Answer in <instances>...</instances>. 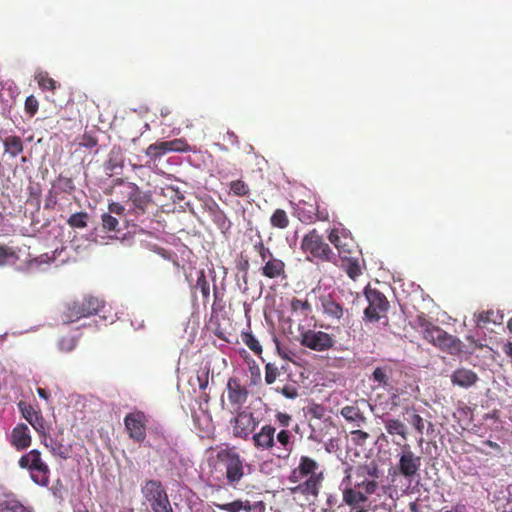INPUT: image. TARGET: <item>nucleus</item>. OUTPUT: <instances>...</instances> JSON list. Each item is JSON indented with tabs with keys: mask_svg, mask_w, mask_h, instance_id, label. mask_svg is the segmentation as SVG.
Instances as JSON below:
<instances>
[{
	"mask_svg": "<svg viewBox=\"0 0 512 512\" xmlns=\"http://www.w3.org/2000/svg\"><path fill=\"white\" fill-rule=\"evenodd\" d=\"M18 465L21 469L29 472L30 479L38 486L47 487L50 483V467L43 460L42 454L38 449H32L23 454Z\"/></svg>",
	"mask_w": 512,
	"mask_h": 512,
	"instance_id": "nucleus-5",
	"label": "nucleus"
},
{
	"mask_svg": "<svg viewBox=\"0 0 512 512\" xmlns=\"http://www.w3.org/2000/svg\"><path fill=\"white\" fill-rule=\"evenodd\" d=\"M19 259L17 252L14 248L7 245H0V266H6L15 263Z\"/></svg>",
	"mask_w": 512,
	"mask_h": 512,
	"instance_id": "nucleus-40",
	"label": "nucleus"
},
{
	"mask_svg": "<svg viewBox=\"0 0 512 512\" xmlns=\"http://www.w3.org/2000/svg\"><path fill=\"white\" fill-rule=\"evenodd\" d=\"M368 306L364 310L365 317L371 321H378L388 310L389 302L383 293L376 289L365 291Z\"/></svg>",
	"mask_w": 512,
	"mask_h": 512,
	"instance_id": "nucleus-14",
	"label": "nucleus"
},
{
	"mask_svg": "<svg viewBox=\"0 0 512 512\" xmlns=\"http://www.w3.org/2000/svg\"><path fill=\"white\" fill-rule=\"evenodd\" d=\"M264 265L261 268L263 276L269 279L284 278L286 277L285 263L274 256L264 261Z\"/></svg>",
	"mask_w": 512,
	"mask_h": 512,
	"instance_id": "nucleus-23",
	"label": "nucleus"
},
{
	"mask_svg": "<svg viewBox=\"0 0 512 512\" xmlns=\"http://www.w3.org/2000/svg\"><path fill=\"white\" fill-rule=\"evenodd\" d=\"M104 306L103 301L94 296H84L67 304L65 321L74 322L84 317L97 314Z\"/></svg>",
	"mask_w": 512,
	"mask_h": 512,
	"instance_id": "nucleus-7",
	"label": "nucleus"
},
{
	"mask_svg": "<svg viewBox=\"0 0 512 512\" xmlns=\"http://www.w3.org/2000/svg\"><path fill=\"white\" fill-rule=\"evenodd\" d=\"M101 220H102V227L104 230L109 231V232L118 231L119 221L116 217H114L108 213H104L101 216Z\"/></svg>",
	"mask_w": 512,
	"mask_h": 512,
	"instance_id": "nucleus-46",
	"label": "nucleus"
},
{
	"mask_svg": "<svg viewBox=\"0 0 512 512\" xmlns=\"http://www.w3.org/2000/svg\"><path fill=\"white\" fill-rule=\"evenodd\" d=\"M205 210L221 232L225 233L231 228V222L226 213L215 201L206 203Z\"/></svg>",
	"mask_w": 512,
	"mask_h": 512,
	"instance_id": "nucleus-22",
	"label": "nucleus"
},
{
	"mask_svg": "<svg viewBox=\"0 0 512 512\" xmlns=\"http://www.w3.org/2000/svg\"><path fill=\"white\" fill-rule=\"evenodd\" d=\"M37 393L39 395V397H41L42 399L44 400H48L49 397H50V394L48 393V391L44 388H38L37 389Z\"/></svg>",
	"mask_w": 512,
	"mask_h": 512,
	"instance_id": "nucleus-61",
	"label": "nucleus"
},
{
	"mask_svg": "<svg viewBox=\"0 0 512 512\" xmlns=\"http://www.w3.org/2000/svg\"><path fill=\"white\" fill-rule=\"evenodd\" d=\"M141 492L153 512H174L168 494L159 480H146Z\"/></svg>",
	"mask_w": 512,
	"mask_h": 512,
	"instance_id": "nucleus-6",
	"label": "nucleus"
},
{
	"mask_svg": "<svg viewBox=\"0 0 512 512\" xmlns=\"http://www.w3.org/2000/svg\"><path fill=\"white\" fill-rule=\"evenodd\" d=\"M276 420L282 427H288L290 425V422L292 420V417L288 413L284 412H278L276 415Z\"/></svg>",
	"mask_w": 512,
	"mask_h": 512,
	"instance_id": "nucleus-58",
	"label": "nucleus"
},
{
	"mask_svg": "<svg viewBox=\"0 0 512 512\" xmlns=\"http://www.w3.org/2000/svg\"><path fill=\"white\" fill-rule=\"evenodd\" d=\"M108 214L112 215H123L125 211V207L117 202H112L108 206Z\"/></svg>",
	"mask_w": 512,
	"mask_h": 512,
	"instance_id": "nucleus-59",
	"label": "nucleus"
},
{
	"mask_svg": "<svg viewBox=\"0 0 512 512\" xmlns=\"http://www.w3.org/2000/svg\"><path fill=\"white\" fill-rule=\"evenodd\" d=\"M249 371L251 374L252 383H259L261 380V370L256 362L253 361V363L249 365Z\"/></svg>",
	"mask_w": 512,
	"mask_h": 512,
	"instance_id": "nucleus-55",
	"label": "nucleus"
},
{
	"mask_svg": "<svg viewBox=\"0 0 512 512\" xmlns=\"http://www.w3.org/2000/svg\"><path fill=\"white\" fill-rule=\"evenodd\" d=\"M328 240L337 249L342 260L351 258L352 255H360L357 243L346 228H332L328 233Z\"/></svg>",
	"mask_w": 512,
	"mask_h": 512,
	"instance_id": "nucleus-8",
	"label": "nucleus"
},
{
	"mask_svg": "<svg viewBox=\"0 0 512 512\" xmlns=\"http://www.w3.org/2000/svg\"><path fill=\"white\" fill-rule=\"evenodd\" d=\"M392 374L390 366L377 367L373 371L372 380L377 382L379 386L386 387L389 385V376Z\"/></svg>",
	"mask_w": 512,
	"mask_h": 512,
	"instance_id": "nucleus-38",
	"label": "nucleus"
},
{
	"mask_svg": "<svg viewBox=\"0 0 512 512\" xmlns=\"http://www.w3.org/2000/svg\"><path fill=\"white\" fill-rule=\"evenodd\" d=\"M291 309L294 312L302 311V312H304V315H307L308 312L311 311V305L307 300L293 298L291 300Z\"/></svg>",
	"mask_w": 512,
	"mask_h": 512,
	"instance_id": "nucleus-51",
	"label": "nucleus"
},
{
	"mask_svg": "<svg viewBox=\"0 0 512 512\" xmlns=\"http://www.w3.org/2000/svg\"><path fill=\"white\" fill-rule=\"evenodd\" d=\"M18 408L26 421L35 429L41 436L47 430L45 420L41 411L35 410L34 407L24 401L18 403Z\"/></svg>",
	"mask_w": 512,
	"mask_h": 512,
	"instance_id": "nucleus-19",
	"label": "nucleus"
},
{
	"mask_svg": "<svg viewBox=\"0 0 512 512\" xmlns=\"http://www.w3.org/2000/svg\"><path fill=\"white\" fill-rule=\"evenodd\" d=\"M53 187L57 193H65L67 195H71L76 189L73 179L63 175H59Z\"/></svg>",
	"mask_w": 512,
	"mask_h": 512,
	"instance_id": "nucleus-35",
	"label": "nucleus"
},
{
	"mask_svg": "<svg viewBox=\"0 0 512 512\" xmlns=\"http://www.w3.org/2000/svg\"><path fill=\"white\" fill-rule=\"evenodd\" d=\"M343 418L355 427H361L366 423V417L359 407L354 405H347L341 409Z\"/></svg>",
	"mask_w": 512,
	"mask_h": 512,
	"instance_id": "nucleus-29",
	"label": "nucleus"
},
{
	"mask_svg": "<svg viewBox=\"0 0 512 512\" xmlns=\"http://www.w3.org/2000/svg\"><path fill=\"white\" fill-rule=\"evenodd\" d=\"M353 467L345 469V476L340 483L342 502L350 508H359L366 504L369 496L379 488L378 478H367L362 482H353Z\"/></svg>",
	"mask_w": 512,
	"mask_h": 512,
	"instance_id": "nucleus-2",
	"label": "nucleus"
},
{
	"mask_svg": "<svg viewBox=\"0 0 512 512\" xmlns=\"http://www.w3.org/2000/svg\"><path fill=\"white\" fill-rule=\"evenodd\" d=\"M4 154L16 158L24 150V143L20 136L8 135L2 139Z\"/></svg>",
	"mask_w": 512,
	"mask_h": 512,
	"instance_id": "nucleus-28",
	"label": "nucleus"
},
{
	"mask_svg": "<svg viewBox=\"0 0 512 512\" xmlns=\"http://www.w3.org/2000/svg\"><path fill=\"white\" fill-rule=\"evenodd\" d=\"M319 463L309 456H301L298 466L292 470L289 476L290 482H299L301 479H307L291 488L292 493H300L304 496L317 497L323 480L322 472L317 473Z\"/></svg>",
	"mask_w": 512,
	"mask_h": 512,
	"instance_id": "nucleus-3",
	"label": "nucleus"
},
{
	"mask_svg": "<svg viewBox=\"0 0 512 512\" xmlns=\"http://www.w3.org/2000/svg\"><path fill=\"white\" fill-rule=\"evenodd\" d=\"M229 191L232 195L237 197H248L251 194L249 185L241 179L231 181Z\"/></svg>",
	"mask_w": 512,
	"mask_h": 512,
	"instance_id": "nucleus-39",
	"label": "nucleus"
},
{
	"mask_svg": "<svg viewBox=\"0 0 512 512\" xmlns=\"http://www.w3.org/2000/svg\"><path fill=\"white\" fill-rule=\"evenodd\" d=\"M280 392L288 399H295L299 396L298 389L294 385H285Z\"/></svg>",
	"mask_w": 512,
	"mask_h": 512,
	"instance_id": "nucleus-54",
	"label": "nucleus"
},
{
	"mask_svg": "<svg viewBox=\"0 0 512 512\" xmlns=\"http://www.w3.org/2000/svg\"><path fill=\"white\" fill-rule=\"evenodd\" d=\"M147 423V415L140 410L130 412L124 417V425L129 438L136 443H142L146 439Z\"/></svg>",
	"mask_w": 512,
	"mask_h": 512,
	"instance_id": "nucleus-12",
	"label": "nucleus"
},
{
	"mask_svg": "<svg viewBox=\"0 0 512 512\" xmlns=\"http://www.w3.org/2000/svg\"><path fill=\"white\" fill-rule=\"evenodd\" d=\"M241 337L242 341L251 351H253L257 355H260L262 353V346L252 333L244 332L242 333Z\"/></svg>",
	"mask_w": 512,
	"mask_h": 512,
	"instance_id": "nucleus-44",
	"label": "nucleus"
},
{
	"mask_svg": "<svg viewBox=\"0 0 512 512\" xmlns=\"http://www.w3.org/2000/svg\"><path fill=\"white\" fill-rule=\"evenodd\" d=\"M353 482H362L367 478H379L380 470L375 462L360 464L353 467Z\"/></svg>",
	"mask_w": 512,
	"mask_h": 512,
	"instance_id": "nucleus-24",
	"label": "nucleus"
},
{
	"mask_svg": "<svg viewBox=\"0 0 512 512\" xmlns=\"http://www.w3.org/2000/svg\"><path fill=\"white\" fill-rule=\"evenodd\" d=\"M342 261L344 262L345 272L352 280H355L362 274L359 255H352L351 258H345Z\"/></svg>",
	"mask_w": 512,
	"mask_h": 512,
	"instance_id": "nucleus-34",
	"label": "nucleus"
},
{
	"mask_svg": "<svg viewBox=\"0 0 512 512\" xmlns=\"http://www.w3.org/2000/svg\"><path fill=\"white\" fill-rule=\"evenodd\" d=\"M299 342L302 346L319 352L330 349L334 344L328 333L311 329L300 333Z\"/></svg>",
	"mask_w": 512,
	"mask_h": 512,
	"instance_id": "nucleus-15",
	"label": "nucleus"
},
{
	"mask_svg": "<svg viewBox=\"0 0 512 512\" xmlns=\"http://www.w3.org/2000/svg\"><path fill=\"white\" fill-rule=\"evenodd\" d=\"M421 465L422 458L411 450L410 445H403L396 466L398 473L406 480L412 481L419 476Z\"/></svg>",
	"mask_w": 512,
	"mask_h": 512,
	"instance_id": "nucleus-11",
	"label": "nucleus"
},
{
	"mask_svg": "<svg viewBox=\"0 0 512 512\" xmlns=\"http://www.w3.org/2000/svg\"><path fill=\"white\" fill-rule=\"evenodd\" d=\"M280 375L279 368L274 363H267L265 366V382L270 385L273 384L277 377Z\"/></svg>",
	"mask_w": 512,
	"mask_h": 512,
	"instance_id": "nucleus-47",
	"label": "nucleus"
},
{
	"mask_svg": "<svg viewBox=\"0 0 512 512\" xmlns=\"http://www.w3.org/2000/svg\"><path fill=\"white\" fill-rule=\"evenodd\" d=\"M275 438V442L279 444L278 448L284 453L283 455L277 454V457H288L292 452L294 444L292 433L287 429H282L275 435Z\"/></svg>",
	"mask_w": 512,
	"mask_h": 512,
	"instance_id": "nucleus-30",
	"label": "nucleus"
},
{
	"mask_svg": "<svg viewBox=\"0 0 512 512\" xmlns=\"http://www.w3.org/2000/svg\"><path fill=\"white\" fill-rule=\"evenodd\" d=\"M300 247L310 262H333L336 257L317 229H312L303 236Z\"/></svg>",
	"mask_w": 512,
	"mask_h": 512,
	"instance_id": "nucleus-4",
	"label": "nucleus"
},
{
	"mask_svg": "<svg viewBox=\"0 0 512 512\" xmlns=\"http://www.w3.org/2000/svg\"><path fill=\"white\" fill-rule=\"evenodd\" d=\"M503 352L512 358V342H508L503 346Z\"/></svg>",
	"mask_w": 512,
	"mask_h": 512,
	"instance_id": "nucleus-62",
	"label": "nucleus"
},
{
	"mask_svg": "<svg viewBox=\"0 0 512 512\" xmlns=\"http://www.w3.org/2000/svg\"><path fill=\"white\" fill-rule=\"evenodd\" d=\"M445 512H466V506L462 503H457L452 506L450 510H446Z\"/></svg>",
	"mask_w": 512,
	"mask_h": 512,
	"instance_id": "nucleus-60",
	"label": "nucleus"
},
{
	"mask_svg": "<svg viewBox=\"0 0 512 512\" xmlns=\"http://www.w3.org/2000/svg\"><path fill=\"white\" fill-rule=\"evenodd\" d=\"M167 153L169 152L166 141H157L153 144H150L145 150V154L154 161L160 159Z\"/></svg>",
	"mask_w": 512,
	"mask_h": 512,
	"instance_id": "nucleus-36",
	"label": "nucleus"
},
{
	"mask_svg": "<svg viewBox=\"0 0 512 512\" xmlns=\"http://www.w3.org/2000/svg\"><path fill=\"white\" fill-rule=\"evenodd\" d=\"M450 379L453 385L468 389L479 381V376L472 369L459 367L452 372Z\"/></svg>",
	"mask_w": 512,
	"mask_h": 512,
	"instance_id": "nucleus-21",
	"label": "nucleus"
},
{
	"mask_svg": "<svg viewBox=\"0 0 512 512\" xmlns=\"http://www.w3.org/2000/svg\"><path fill=\"white\" fill-rule=\"evenodd\" d=\"M34 79L43 91L54 92L59 86V84L51 78L46 71L36 72Z\"/></svg>",
	"mask_w": 512,
	"mask_h": 512,
	"instance_id": "nucleus-32",
	"label": "nucleus"
},
{
	"mask_svg": "<svg viewBox=\"0 0 512 512\" xmlns=\"http://www.w3.org/2000/svg\"><path fill=\"white\" fill-rule=\"evenodd\" d=\"M226 390L230 404L236 410H240L248 399V390L241 385L240 380L236 377L228 379Z\"/></svg>",
	"mask_w": 512,
	"mask_h": 512,
	"instance_id": "nucleus-18",
	"label": "nucleus"
},
{
	"mask_svg": "<svg viewBox=\"0 0 512 512\" xmlns=\"http://www.w3.org/2000/svg\"><path fill=\"white\" fill-rule=\"evenodd\" d=\"M168 152H190L192 151L191 146L184 138H176L170 141H166Z\"/></svg>",
	"mask_w": 512,
	"mask_h": 512,
	"instance_id": "nucleus-43",
	"label": "nucleus"
},
{
	"mask_svg": "<svg viewBox=\"0 0 512 512\" xmlns=\"http://www.w3.org/2000/svg\"><path fill=\"white\" fill-rule=\"evenodd\" d=\"M3 512H30L24 505L20 502L13 501L9 502L3 508Z\"/></svg>",
	"mask_w": 512,
	"mask_h": 512,
	"instance_id": "nucleus-53",
	"label": "nucleus"
},
{
	"mask_svg": "<svg viewBox=\"0 0 512 512\" xmlns=\"http://www.w3.org/2000/svg\"><path fill=\"white\" fill-rule=\"evenodd\" d=\"M493 316H494L493 310L479 312L478 314L475 315L477 326H484L490 322L496 323V319Z\"/></svg>",
	"mask_w": 512,
	"mask_h": 512,
	"instance_id": "nucleus-49",
	"label": "nucleus"
},
{
	"mask_svg": "<svg viewBox=\"0 0 512 512\" xmlns=\"http://www.w3.org/2000/svg\"><path fill=\"white\" fill-rule=\"evenodd\" d=\"M54 260V257H50L48 254H42L39 257L31 259L28 264L29 266H40L41 264H49Z\"/></svg>",
	"mask_w": 512,
	"mask_h": 512,
	"instance_id": "nucleus-56",
	"label": "nucleus"
},
{
	"mask_svg": "<svg viewBox=\"0 0 512 512\" xmlns=\"http://www.w3.org/2000/svg\"><path fill=\"white\" fill-rule=\"evenodd\" d=\"M384 426L389 435H398L401 437L402 441L407 440V426L401 420L392 418L385 419Z\"/></svg>",
	"mask_w": 512,
	"mask_h": 512,
	"instance_id": "nucleus-31",
	"label": "nucleus"
},
{
	"mask_svg": "<svg viewBox=\"0 0 512 512\" xmlns=\"http://www.w3.org/2000/svg\"><path fill=\"white\" fill-rule=\"evenodd\" d=\"M276 428L270 424L263 425L260 430L253 434L252 442L255 449L259 451H272L276 447Z\"/></svg>",
	"mask_w": 512,
	"mask_h": 512,
	"instance_id": "nucleus-17",
	"label": "nucleus"
},
{
	"mask_svg": "<svg viewBox=\"0 0 512 512\" xmlns=\"http://www.w3.org/2000/svg\"><path fill=\"white\" fill-rule=\"evenodd\" d=\"M253 249L259 254L263 262L273 256V253L267 246H265L261 237H259V240L254 243Z\"/></svg>",
	"mask_w": 512,
	"mask_h": 512,
	"instance_id": "nucleus-48",
	"label": "nucleus"
},
{
	"mask_svg": "<svg viewBox=\"0 0 512 512\" xmlns=\"http://www.w3.org/2000/svg\"><path fill=\"white\" fill-rule=\"evenodd\" d=\"M39 437L41 443L49 450L53 457L61 460H68L71 458L73 453L72 445L64 444L62 439L48 435L47 430Z\"/></svg>",
	"mask_w": 512,
	"mask_h": 512,
	"instance_id": "nucleus-16",
	"label": "nucleus"
},
{
	"mask_svg": "<svg viewBox=\"0 0 512 512\" xmlns=\"http://www.w3.org/2000/svg\"><path fill=\"white\" fill-rule=\"evenodd\" d=\"M324 313L334 319L340 320L344 315V308L332 295L321 298Z\"/></svg>",
	"mask_w": 512,
	"mask_h": 512,
	"instance_id": "nucleus-27",
	"label": "nucleus"
},
{
	"mask_svg": "<svg viewBox=\"0 0 512 512\" xmlns=\"http://www.w3.org/2000/svg\"><path fill=\"white\" fill-rule=\"evenodd\" d=\"M409 508H410L411 511H414V512H416L418 510V506H417V504L415 502H411L409 504Z\"/></svg>",
	"mask_w": 512,
	"mask_h": 512,
	"instance_id": "nucleus-64",
	"label": "nucleus"
},
{
	"mask_svg": "<svg viewBox=\"0 0 512 512\" xmlns=\"http://www.w3.org/2000/svg\"><path fill=\"white\" fill-rule=\"evenodd\" d=\"M210 473L225 484L236 489L250 473L251 465L246 462L235 446L224 445L216 450V454L208 459Z\"/></svg>",
	"mask_w": 512,
	"mask_h": 512,
	"instance_id": "nucleus-1",
	"label": "nucleus"
},
{
	"mask_svg": "<svg viewBox=\"0 0 512 512\" xmlns=\"http://www.w3.org/2000/svg\"><path fill=\"white\" fill-rule=\"evenodd\" d=\"M195 289H199L202 296L204 303L208 302L210 297V285L206 278L205 271L200 270L198 272V277L195 285Z\"/></svg>",
	"mask_w": 512,
	"mask_h": 512,
	"instance_id": "nucleus-41",
	"label": "nucleus"
},
{
	"mask_svg": "<svg viewBox=\"0 0 512 512\" xmlns=\"http://www.w3.org/2000/svg\"><path fill=\"white\" fill-rule=\"evenodd\" d=\"M77 346V339L74 336H64L58 342V348L62 352H71Z\"/></svg>",
	"mask_w": 512,
	"mask_h": 512,
	"instance_id": "nucleus-45",
	"label": "nucleus"
},
{
	"mask_svg": "<svg viewBox=\"0 0 512 512\" xmlns=\"http://www.w3.org/2000/svg\"><path fill=\"white\" fill-rule=\"evenodd\" d=\"M436 347L450 355H459L463 352L462 341L447 332H445Z\"/></svg>",
	"mask_w": 512,
	"mask_h": 512,
	"instance_id": "nucleus-26",
	"label": "nucleus"
},
{
	"mask_svg": "<svg viewBox=\"0 0 512 512\" xmlns=\"http://www.w3.org/2000/svg\"><path fill=\"white\" fill-rule=\"evenodd\" d=\"M213 505L226 512H239L241 510L250 512L252 510L251 504L248 500L242 501L240 499L232 501L230 503L225 504H219V503H213Z\"/></svg>",
	"mask_w": 512,
	"mask_h": 512,
	"instance_id": "nucleus-33",
	"label": "nucleus"
},
{
	"mask_svg": "<svg viewBox=\"0 0 512 512\" xmlns=\"http://www.w3.org/2000/svg\"><path fill=\"white\" fill-rule=\"evenodd\" d=\"M24 109L30 117H33L37 113L39 109V102L34 95H30L26 98Z\"/></svg>",
	"mask_w": 512,
	"mask_h": 512,
	"instance_id": "nucleus-50",
	"label": "nucleus"
},
{
	"mask_svg": "<svg viewBox=\"0 0 512 512\" xmlns=\"http://www.w3.org/2000/svg\"><path fill=\"white\" fill-rule=\"evenodd\" d=\"M232 434L235 438L247 440L257 428L259 421L252 412L239 410L236 416L230 420Z\"/></svg>",
	"mask_w": 512,
	"mask_h": 512,
	"instance_id": "nucleus-13",
	"label": "nucleus"
},
{
	"mask_svg": "<svg viewBox=\"0 0 512 512\" xmlns=\"http://www.w3.org/2000/svg\"><path fill=\"white\" fill-rule=\"evenodd\" d=\"M128 213L136 218L143 216L149 205L152 203L150 192L142 191L135 183H127L125 185Z\"/></svg>",
	"mask_w": 512,
	"mask_h": 512,
	"instance_id": "nucleus-10",
	"label": "nucleus"
},
{
	"mask_svg": "<svg viewBox=\"0 0 512 512\" xmlns=\"http://www.w3.org/2000/svg\"><path fill=\"white\" fill-rule=\"evenodd\" d=\"M270 224L274 228L286 229L290 224L286 211L280 208L274 210L270 217Z\"/></svg>",
	"mask_w": 512,
	"mask_h": 512,
	"instance_id": "nucleus-37",
	"label": "nucleus"
},
{
	"mask_svg": "<svg viewBox=\"0 0 512 512\" xmlns=\"http://www.w3.org/2000/svg\"><path fill=\"white\" fill-rule=\"evenodd\" d=\"M170 113H171V110L169 109V107H162V108L160 109V115H161L162 117H166V116H168Z\"/></svg>",
	"mask_w": 512,
	"mask_h": 512,
	"instance_id": "nucleus-63",
	"label": "nucleus"
},
{
	"mask_svg": "<svg viewBox=\"0 0 512 512\" xmlns=\"http://www.w3.org/2000/svg\"><path fill=\"white\" fill-rule=\"evenodd\" d=\"M89 215L87 212H76L72 214L68 220L67 223L72 228H85L88 224Z\"/></svg>",
	"mask_w": 512,
	"mask_h": 512,
	"instance_id": "nucleus-42",
	"label": "nucleus"
},
{
	"mask_svg": "<svg viewBox=\"0 0 512 512\" xmlns=\"http://www.w3.org/2000/svg\"><path fill=\"white\" fill-rule=\"evenodd\" d=\"M294 214L305 224L328 221L330 217L327 208L320 206L314 199L299 200L294 204Z\"/></svg>",
	"mask_w": 512,
	"mask_h": 512,
	"instance_id": "nucleus-9",
	"label": "nucleus"
},
{
	"mask_svg": "<svg viewBox=\"0 0 512 512\" xmlns=\"http://www.w3.org/2000/svg\"><path fill=\"white\" fill-rule=\"evenodd\" d=\"M420 327L422 328L423 338L433 344L435 347L446 332L439 326H436L425 319L420 320Z\"/></svg>",
	"mask_w": 512,
	"mask_h": 512,
	"instance_id": "nucleus-25",
	"label": "nucleus"
},
{
	"mask_svg": "<svg viewBox=\"0 0 512 512\" xmlns=\"http://www.w3.org/2000/svg\"><path fill=\"white\" fill-rule=\"evenodd\" d=\"M410 423L416 432L422 436L425 429V420L419 414L414 413L411 415Z\"/></svg>",
	"mask_w": 512,
	"mask_h": 512,
	"instance_id": "nucleus-52",
	"label": "nucleus"
},
{
	"mask_svg": "<svg viewBox=\"0 0 512 512\" xmlns=\"http://www.w3.org/2000/svg\"><path fill=\"white\" fill-rule=\"evenodd\" d=\"M11 446L22 451L31 446L32 437L28 426L24 423L17 424L11 431L9 438Z\"/></svg>",
	"mask_w": 512,
	"mask_h": 512,
	"instance_id": "nucleus-20",
	"label": "nucleus"
},
{
	"mask_svg": "<svg viewBox=\"0 0 512 512\" xmlns=\"http://www.w3.org/2000/svg\"><path fill=\"white\" fill-rule=\"evenodd\" d=\"M351 435L353 436V440L359 445H363L369 438V434L360 429L352 431Z\"/></svg>",
	"mask_w": 512,
	"mask_h": 512,
	"instance_id": "nucleus-57",
	"label": "nucleus"
}]
</instances>
